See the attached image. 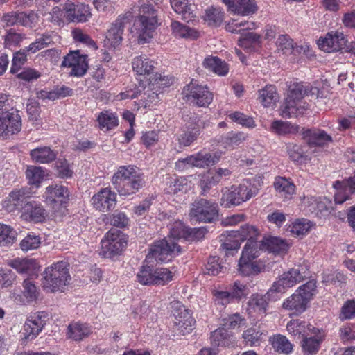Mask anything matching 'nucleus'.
<instances>
[{
    "label": "nucleus",
    "mask_w": 355,
    "mask_h": 355,
    "mask_svg": "<svg viewBox=\"0 0 355 355\" xmlns=\"http://www.w3.org/2000/svg\"><path fill=\"white\" fill-rule=\"evenodd\" d=\"M174 11L182 15L184 20L191 21L196 17L195 5L190 0H170Z\"/></svg>",
    "instance_id": "a878e982"
},
{
    "label": "nucleus",
    "mask_w": 355,
    "mask_h": 355,
    "mask_svg": "<svg viewBox=\"0 0 355 355\" xmlns=\"http://www.w3.org/2000/svg\"><path fill=\"white\" fill-rule=\"evenodd\" d=\"M304 137L307 139L308 143L311 145L324 146L332 141L331 137L324 130H306L304 132Z\"/></svg>",
    "instance_id": "72a5a7b5"
},
{
    "label": "nucleus",
    "mask_w": 355,
    "mask_h": 355,
    "mask_svg": "<svg viewBox=\"0 0 355 355\" xmlns=\"http://www.w3.org/2000/svg\"><path fill=\"white\" fill-rule=\"evenodd\" d=\"M135 176L139 175L137 173L136 169L133 166H121L113 175L112 182V184H115L116 180V181H123L124 179H130Z\"/></svg>",
    "instance_id": "bf43d9fd"
},
{
    "label": "nucleus",
    "mask_w": 355,
    "mask_h": 355,
    "mask_svg": "<svg viewBox=\"0 0 355 355\" xmlns=\"http://www.w3.org/2000/svg\"><path fill=\"white\" fill-rule=\"evenodd\" d=\"M259 100L266 107H272L279 101V95L276 87L273 85H267L258 91Z\"/></svg>",
    "instance_id": "f704fd0d"
},
{
    "label": "nucleus",
    "mask_w": 355,
    "mask_h": 355,
    "mask_svg": "<svg viewBox=\"0 0 355 355\" xmlns=\"http://www.w3.org/2000/svg\"><path fill=\"white\" fill-rule=\"evenodd\" d=\"M334 188L338 191L334 195L336 204H342L349 198L350 193H355V171L354 175L343 181H336Z\"/></svg>",
    "instance_id": "4be33fe9"
},
{
    "label": "nucleus",
    "mask_w": 355,
    "mask_h": 355,
    "mask_svg": "<svg viewBox=\"0 0 355 355\" xmlns=\"http://www.w3.org/2000/svg\"><path fill=\"white\" fill-rule=\"evenodd\" d=\"M311 227L310 221L304 219L297 220L291 226V232L296 236L304 235L310 230Z\"/></svg>",
    "instance_id": "680f3d73"
},
{
    "label": "nucleus",
    "mask_w": 355,
    "mask_h": 355,
    "mask_svg": "<svg viewBox=\"0 0 355 355\" xmlns=\"http://www.w3.org/2000/svg\"><path fill=\"white\" fill-rule=\"evenodd\" d=\"M233 341L232 335L230 334L227 330L223 327L218 328L211 333V342L216 347L229 346Z\"/></svg>",
    "instance_id": "79ce46f5"
},
{
    "label": "nucleus",
    "mask_w": 355,
    "mask_h": 355,
    "mask_svg": "<svg viewBox=\"0 0 355 355\" xmlns=\"http://www.w3.org/2000/svg\"><path fill=\"white\" fill-rule=\"evenodd\" d=\"M8 266L15 270L20 275L28 276H37L41 266L33 258L17 257L8 261Z\"/></svg>",
    "instance_id": "2eb2a0df"
},
{
    "label": "nucleus",
    "mask_w": 355,
    "mask_h": 355,
    "mask_svg": "<svg viewBox=\"0 0 355 355\" xmlns=\"http://www.w3.org/2000/svg\"><path fill=\"white\" fill-rule=\"evenodd\" d=\"M238 267L239 273L243 276L257 275L265 268V266L262 263L254 260L248 261L245 256L244 257H240Z\"/></svg>",
    "instance_id": "bb28decb"
},
{
    "label": "nucleus",
    "mask_w": 355,
    "mask_h": 355,
    "mask_svg": "<svg viewBox=\"0 0 355 355\" xmlns=\"http://www.w3.org/2000/svg\"><path fill=\"white\" fill-rule=\"evenodd\" d=\"M21 121L18 114L9 112L0 113V136L7 138L19 132L21 130Z\"/></svg>",
    "instance_id": "dca6fc26"
},
{
    "label": "nucleus",
    "mask_w": 355,
    "mask_h": 355,
    "mask_svg": "<svg viewBox=\"0 0 355 355\" xmlns=\"http://www.w3.org/2000/svg\"><path fill=\"white\" fill-rule=\"evenodd\" d=\"M16 232L10 226L0 223V245H8L14 243Z\"/></svg>",
    "instance_id": "13d9d810"
},
{
    "label": "nucleus",
    "mask_w": 355,
    "mask_h": 355,
    "mask_svg": "<svg viewBox=\"0 0 355 355\" xmlns=\"http://www.w3.org/2000/svg\"><path fill=\"white\" fill-rule=\"evenodd\" d=\"M213 300L216 305L227 306L232 300L228 291H222L217 288L211 290Z\"/></svg>",
    "instance_id": "052dcab7"
},
{
    "label": "nucleus",
    "mask_w": 355,
    "mask_h": 355,
    "mask_svg": "<svg viewBox=\"0 0 355 355\" xmlns=\"http://www.w3.org/2000/svg\"><path fill=\"white\" fill-rule=\"evenodd\" d=\"M155 83L150 82L147 86L139 85L132 93L131 98H137V105L144 108H150L155 105L159 101V93L155 90Z\"/></svg>",
    "instance_id": "f8f14e48"
},
{
    "label": "nucleus",
    "mask_w": 355,
    "mask_h": 355,
    "mask_svg": "<svg viewBox=\"0 0 355 355\" xmlns=\"http://www.w3.org/2000/svg\"><path fill=\"white\" fill-rule=\"evenodd\" d=\"M189 216L197 221L211 223L218 218L217 203L201 198L191 205Z\"/></svg>",
    "instance_id": "0eeeda50"
},
{
    "label": "nucleus",
    "mask_w": 355,
    "mask_h": 355,
    "mask_svg": "<svg viewBox=\"0 0 355 355\" xmlns=\"http://www.w3.org/2000/svg\"><path fill=\"white\" fill-rule=\"evenodd\" d=\"M272 345L277 352L286 354L291 352L293 346L286 336L282 335L275 336L271 340Z\"/></svg>",
    "instance_id": "603ef678"
},
{
    "label": "nucleus",
    "mask_w": 355,
    "mask_h": 355,
    "mask_svg": "<svg viewBox=\"0 0 355 355\" xmlns=\"http://www.w3.org/2000/svg\"><path fill=\"white\" fill-rule=\"evenodd\" d=\"M260 243H261L263 250H267L277 254H286L290 247L286 241L277 237L264 239L260 241Z\"/></svg>",
    "instance_id": "cd10ccee"
},
{
    "label": "nucleus",
    "mask_w": 355,
    "mask_h": 355,
    "mask_svg": "<svg viewBox=\"0 0 355 355\" xmlns=\"http://www.w3.org/2000/svg\"><path fill=\"white\" fill-rule=\"evenodd\" d=\"M233 121L248 128L255 127V122L252 117L245 115L239 112H234L229 115Z\"/></svg>",
    "instance_id": "69168bd1"
},
{
    "label": "nucleus",
    "mask_w": 355,
    "mask_h": 355,
    "mask_svg": "<svg viewBox=\"0 0 355 355\" xmlns=\"http://www.w3.org/2000/svg\"><path fill=\"white\" fill-rule=\"evenodd\" d=\"M307 94V89L302 83H295L290 85L289 90L284 104L281 107L283 117H292L297 114V103Z\"/></svg>",
    "instance_id": "1a4fd4ad"
},
{
    "label": "nucleus",
    "mask_w": 355,
    "mask_h": 355,
    "mask_svg": "<svg viewBox=\"0 0 355 355\" xmlns=\"http://www.w3.org/2000/svg\"><path fill=\"white\" fill-rule=\"evenodd\" d=\"M61 67L71 68L70 75L76 77L84 76L88 68L87 55H80L78 51H71L63 57Z\"/></svg>",
    "instance_id": "9d476101"
},
{
    "label": "nucleus",
    "mask_w": 355,
    "mask_h": 355,
    "mask_svg": "<svg viewBox=\"0 0 355 355\" xmlns=\"http://www.w3.org/2000/svg\"><path fill=\"white\" fill-rule=\"evenodd\" d=\"M276 44L278 51H282L285 55H291L295 50L298 51L299 48V46L295 45L293 40L288 35H279Z\"/></svg>",
    "instance_id": "c03bdc74"
},
{
    "label": "nucleus",
    "mask_w": 355,
    "mask_h": 355,
    "mask_svg": "<svg viewBox=\"0 0 355 355\" xmlns=\"http://www.w3.org/2000/svg\"><path fill=\"white\" fill-rule=\"evenodd\" d=\"M223 19V12L220 8L212 7L206 10L204 20L208 25L218 26L222 23Z\"/></svg>",
    "instance_id": "864d4df0"
},
{
    "label": "nucleus",
    "mask_w": 355,
    "mask_h": 355,
    "mask_svg": "<svg viewBox=\"0 0 355 355\" xmlns=\"http://www.w3.org/2000/svg\"><path fill=\"white\" fill-rule=\"evenodd\" d=\"M309 275L306 266H299L282 275L281 281L286 288H291L303 281Z\"/></svg>",
    "instance_id": "b1692460"
},
{
    "label": "nucleus",
    "mask_w": 355,
    "mask_h": 355,
    "mask_svg": "<svg viewBox=\"0 0 355 355\" xmlns=\"http://www.w3.org/2000/svg\"><path fill=\"white\" fill-rule=\"evenodd\" d=\"M132 18V13L128 11L120 15L112 24L106 35V40L111 46L116 47L121 43L124 27L131 21Z\"/></svg>",
    "instance_id": "9b49d317"
},
{
    "label": "nucleus",
    "mask_w": 355,
    "mask_h": 355,
    "mask_svg": "<svg viewBox=\"0 0 355 355\" xmlns=\"http://www.w3.org/2000/svg\"><path fill=\"white\" fill-rule=\"evenodd\" d=\"M113 185L120 195L128 196L137 193L141 188L143 182L139 175L124 179L123 181L116 180V184Z\"/></svg>",
    "instance_id": "393cba45"
},
{
    "label": "nucleus",
    "mask_w": 355,
    "mask_h": 355,
    "mask_svg": "<svg viewBox=\"0 0 355 355\" xmlns=\"http://www.w3.org/2000/svg\"><path fill=\"white\" fill-rule=\"evenodd\" d=\"M173 315L174 323L181 334H188L193 329L196 322L184 306L179 305Z\"/></svg>",
    "instance_id": "aec40b11"
},
{
    "label": "nucleus",
    "mask_w": 355,
    "mask_h": 355,
    "mask_svg": "<svg viewBox=\"0 0 355 355\" xmlns=\"http://www.w3.org/2000/svg\"><path fill=\"white\" fill-rule=\"evenodd\" d=\"M200 133L199 125H188L187 131L180 135L178 137L179 144L182 146H189L193 142Z\"/></svg>",
    "instance_id": "a18cd8bd"
},
{
    "label": "nucleus",
    "mask_w": 355,
    "mask_h": 355,
    "mask_svg": "<svg viewBox=\"0 0 355 355\" xmlns=\"http://www.w3.org/2000/svg\"><path fill=\"white\" fill-rule=\"evenodd\" d=\"M257 24L254 21L232 19L226 25V30L232 33H240L241 37L238 40V44L247 52H252L259 47L261 44L260 35L251 30H254Z\"/></svg>",
    "instance_id": "7ed1b4c3"
},
{
    "label": "nucleus",
    "mask_w": 355,
    "mask_h": 355,
    "mask_svg": "<svg viewBox=\"0 0 355 355\" xmlns=\"http://www.w3.org/2000/svg\"><path fill=\"white\" fill-rule=\"evenodd\" d=\"M203 67L218 76H225L229 71L227 64L216 56H209L204 59Z\"/></svg>",
    "instance_id": "e433bc0d"
},
{
    "label": "nucleus",
    "mask_w": 355,
    "mask_h": 355,
    "mask_svg": "<svg viewBox=\"0 0 355 355\" xmlns=\"http://www.w3.org/2000/svg\"><path fill=\"white\" fill-rule=\"evenodd\" d=\"M28 183L35 187H39L44 179V171L41 167L30 166L26 171Z\"/></svg>",
    "instance_id": "de8ad7c7"
},
{
    "label": "nucleus",
    "mask_w": 355,
    "mask_h": 355,
    "mask_svg": "<svg viewBox=\"0 0 355 355\" xmlns=\"http://www.w3.org/2000/svg\"><path fill=\"white\" fill-rule=\"evenodd\" d=\"M98 128L103 132H108L119 125L118 116L116 113L110 110L101 112L97 119Z\"/></svg>",
    "instance_id": "7c9ffc66"
},
{
    "label": "nucleus",
    "mask_w": 355,
    "mask_h": 355,
    "mask_svg": "<svg viewBox=\"0 0 355 355\" xmlns=\"http://www.w3.org/2000/svg\"><path fill=\"white\" fill-rule=\"evenodd\" d=\"M25 194L24 189L13 190L3 200L2 207L9 212L15 211L19 203L23 201Z\"/></svg>",
    "instance_id": "a19ab883"
},
{
    "label": "nucleus",
    "mask_w": 355,
    "mask_h": 355,
    "mask_svg": "<svg viewBox=\"0 0 355 355\" xmlns=\"http://www.w3.org/2000/svg\"><path fill=\"white\" fill-rule=\"evenodd\" d=\"M346 42L344 34L336 32L334 34L327 33L324 37H320L318 44L322 50L333 52L342 49L346 45Z\"/></svg>",
    "instance_id": "412c9836"
},
{
    "label": "nucleus",
    "mask_w": 355,
    "mask_h": 355,
    "mask_svg": "<svg viewBox=\"0 0 355 355\" xmlns=\"http://www.w3.org/2000/svg\"><path fill=\"white\" fill-rule=\"evenodd\" d=\"M64 17L69 22H86L92 17L89 6L67 1L64 6Z\"/></svg>",
    "instance_id": "ddd939ff"
},
{
    "label": "nucleus",
    "mask_w": 355,
    "mask_h": 355,
    "mask_svg": "<svg viewBox=\"0 0 355 355\" xmlns=\"http://www.w3.org/2000/svg\"><path fill=\"white\" fill-rule=\"evenodd\" d=\"M46 203L48 207L46 211V217L49 220H61L66 211V202H62V200L51 199V200H46Z\"/></svg>",
    "instance_id": "c756f323"
},
{
    "label": "nucleus",
    "mask_w": 355,
    "mask_h": 355,
    "mask_svg": "<svg viewBox=\"0 0 355 355\" xmlns=\"http://www.w3.org/2000/svg\"><path fill=\"white\" fill-rule=\"evenodd\" d=\"M229 293L232 300H240L248 295L249 289L245 284L239 281H235L230 285Z\"/></svg>",
    "instance_id": "6e6d98bb"
},
{
    "label": "nucleus",
    "mask_w": 355,
    "mask_h": 355,
    "mask_svg": "<svg viewBox=\"0 0 355 355\" xmlns=\"http://www.w3.org/2000/svg\"><path fill=\"white\" fill-rule=\"evenodd\" d=\"M251 191L245 185L232 186L226 191L221 198V205L230 207L239 205L251 198Z\"/></svg>",
    "instance_id": "4468645a"
},
{
    "label": "nucleus",
    "mask_w": 355,
    "mask_h": 355,
    "mask_svg": "<svg viewBox=\"0 0 355 355\" xmlns=\"http://www.w3.org/2000/svg\"><path fill=\"white\" fill-rule=\"evenodd\" d=\"M92 200L94 207L102 212L112 210L116 203V194L108 188L102 189Z\"/></svg>",
    "instance_id": "6ab92c4d"
},
{
    "label": "nucleus",
    "mask_w": 355,
    "mask_h": 355,
    "mask_svg": "<svg viewBox=\"0 0 355 355\" xmlns=\"http://www.w3.org/2000/svg\"><path fill=\"white\" fill-rule=\"evenodd\" d=\"M48 196L46 200H51V199L62 200V202H66L67 198L69 197L68 190L62 185L55 184V186H48L46 188Z\"/></svg>",
    "instance_id": "09e8293b"
},
{
    "label": "nucleus",
    "mask_w": 355,
    "mask_h": 355,
    "mask_svg": "<svg viewBox=\"0 0 355 355\" xmlns=\"http://www.w3.org/2000/svg\"><path fill=\"white\" fill-rule=\"evenodd\" d=\"M187 228L188 227L182 223L175 222L171 229L170 235L167 238L155 243L151 247L147 258H154L157 261L164 262L166 260L167 256L178 255L181 251V248L175 239L183 238L186 240Z\"/></svg>",
    "instance_id": "f03ea898"
},
{
    "label": "nucleus",
    "mask_w": 355,
    "mask_h": 355,
    "mask_svg": "<svg viewBox=\"0 0 355 355\" xmlns=\"http://www.w3.org/2000/svg\"><path fill=\"white\" fill-rule=\"evenodd\" d=\"M308 302L295 291L292 295L286 299L282 304V307L286 310L294 311L295 314L303 313L306 309Z\"/></svg>",
    "instance_id": "473e14b6"
},
{
    "label": "nucleus",
    "mask_w": 355,
    "mask_h": 355,
    "mask_svg": "<svg viewBox=\"0 0 355 355\" xmlns=\"http://www.w3.org/2000/svg\"><path fill=\"white\" fill-rule=\"evenodd\" d=\"M19 24L24 26L32 27L35 26L39 19L37 13L33 11L28 12H19Z\"/></svg>",
    "instance_id": "0e129e2a"
},
{
    "label": "nucleus",
    "mask_w": 355,
    "mask_h": 355,
    "mask_svg": "<svg viewBox=\"0 0 355 355\" xmlns=\"http://www.w3.org/2000/svg\"><path fill=\"white\" fill-rule=\"evenodd\" d=\"M288 333L293 336H298L302 335L304 338L309 336L310 333L315 334L316 329L311 325H307L305 322L300 321V320H292L286 326ZM318 331V329H317Z\"/></svg>",
    "instance_id": "2f4dec72"
},
{
    "label": "nucleus",
    "mask_w": 355,
    "mask_h": 355,
    "mask_svg": "<svg viewBox=\"0 0 355 355\" xmlns=\"http://www.w3.org/2000/svg\"><path fill=\"white\" fill-rule=\"evenodd\" d=\"M355 317V300H347L342 306L340 318L351 319Z\"/></svg>",
    "instance_id": "774afa93"
},
{
    "label": "nucleus",
    "mask_w": 355,
    "mask_h": 355,
    "mask_svg": "<svg viewBox=\"0 0 355 355\" xmlns=\"http://www.w3.org/2000/svg\"><path fill=\"white\" fill-rule=\"evenodd\" d=\"M260 250H263L260 241L253 243L252 241L247 242L243 250L241 257H244L245 256L248 261L249 260H254L259 256Z\"/></svg>",
    "instance_id": "4d7b16f0"
},
{
    "label": "nucleus",
    "mask_w": 355,
    "mask_h": 355,
    "mask_svg": "<svg viewBox=\"0 0 355 355\" xmlns=\"http://www.w3.org/2000/svg\"><path fill=\"white\" fill-rule=\"evenodd\" d=\"M166 189L168 194L176 196L185 193L188 189L187 180L182 177L177 178L171 181Z\"/></svg>",
    "instance_id": "49530a36"
},
{
    "label": "nucleus",
    "mask_w": 355,
    "mask_h": 355,
    "mask_svg": "<svg viewBox=\"0 0 355 355\" xmlns=\"http://www.w3.org/2000/svg\"><path fill=\"white\" fill-rule=\"evenodd\" d=\"M91 333V327L85 323L73 322L67 328L68 337L76 341H80L88 337Z\"/></svg>",
    "instance_id": "58836bf2"
},
{
    "label": "nucleus",
    "mask_w": 355,
    "mask_h": 355,
    "mask_svg": "<svg viewBox=\"0 0 355 355\" xmlns=\"http://www.w3.org/2000/svg\"><path fill=\"white\" fill-rule=\"evenodd\" d=\"M40 238L35 234H28L21 242L20 248L21 250L28 252V250L37 248L40 245Z\"/></svg>",
    "instance_id": "e2e57ef3"
},
{
    "label": "nucleus",
    "mask_w": 355,
    "mask_h": 355,
    "mask_svg": "<svg viewBox=\"0 0 355 355\" xmlns=\"http://www.w3.org/2000/svg\"><path fill=\"white\" fill-rule=\"evenodd\" d=\"M322 340L315 337H304L302 341V350L305 355H314L319 350Z\"/></svg>",
    "instance_id": "8fccbe9b"
},
{
    "label": "nucleus",
    "mask_w": 355,
    "mask_h": 355,
    "mask_svg": "<svg viewBox=\"0 0 355 355\" xmlns=\"http://www.w3.org/2000/svg\"><path fill=\"white\" fill-rule=\"evenodd\" d=\"M273 187L276 192L286 200L291 199L295 191V184L282 176H277L275 178Z\"/></svg>",
    "instance_id": "c85d7f7f"
},
{
    "label": "nucleus",
    "mask_w": 355,
    "mask_h": 355,
    "mask_svg": "<svg viewBox=\"0 0 355 355\" xmlns=\"http://www.w3.org/2000/svg\"><path fill=\"white\" fill-rule=\"evenodd\" d=\"M155 270L149 266H144L137 275L138 282L143 285L155 284Z\"/></svg>",
    "instance_id": "5fc2aeb1"
},
{
    "label": "nucleus",
    "mask_w": 355,
    "mask_h": 355,
    "mask_svg": "<svg viewBox=\"0 0 355 355\" xmlns=\"http://www.w3.org/2000/svg\"><path fill=\"white\" fill-rule=\"evenodd\" d=\"M69 263L60 261L46 268V289L51 293L62 292L69 284Z\"/></svg>",
    "instance_id": "20e7f679"
},
{
    "label": "nucleus",
    "mask_w": 355,
    "mask_h": 355,
    "mask_svg": "<svg viewBox=\"0 0 355 355\" xmlns=\"http://www.w3.org/2000/svg\"><path fill=\"white\" fill-rule=\"evenodd\" d=\"M21 218L25 220L37 222L43 214L42 207L36 202H27L21 208Z\"/></svg>",
    "instance_id": "4c0bfd02"
},
{
    "label": "nucleus",
    "mask_w": 355,
    "mask_h": 355,
    "mask_svg": "<svg viewBox=\"0 0 355 355\" xmlns=\"http://www.w3.org/2000/svg\"><path fill=\"white\" fill-rule=\"evenodd\" d=\"M182 94L187 101L198 107H207L213 101V94L206 85L193 81L184 87Z\"/></svg>",
    "instance_id": "6e6552de"
},
{
    "label": "nucleus",
    "mask_w": 355,
    "mask_h": 355,
    "mask_svg": "<svg viewBox=\"0 0 355 355\" xmlns=\"http://www.w3.org/2000/svg\"><path fill=\"white\" fill-rule=\"evenodd\" d=\"M55 168L57 170L58 175L61 178H71L73 175V171L64 158L57 160L55 163Z\"/></svg>",
    "instance_id": "338daca9"
},
{
    "label": "nucleus",
    "mask_w": 355,
    "mask_h": 355,
    "mask_svg": "<svg viewBox=\"0 0 355 355\" xmlns=\"http://www.w3.org/2000/svg\"><path fill=\"white\" fill-rule=\"evenodd\" d=\"M225 3L230 10L241 15L254 14L257 10V6L253 0H221Z\"/></svg>",
    "instance_id": "5701e85b"
},
{
    "label": "nucleus",
    "mask_w": 355,
    "mask_h": 355,
    "mask_svg": "<svg viewBox=\"0 0 355 355\" xmlns=\"http://www.w3.org/2000/svg\"><path fill=\"white\" fill-rule=\"evenodd\" d=\"M132 67L133 71L139 76H150L153 75V78H150V82L154 80L155 82L161 80V75L156 73L153 74L155 69V61L148 58L146 55H142L136 56L132 61Z\"/></svg>",
    "instance_id": "f3484780"
},
{
    "label": "nucleus",
    "mask_w": 355,
    "mask_h": 355,
    "mask_svg": "<svg viewBox=\"0 0 355 355\" xmlns=\"http://www.w3.org/2000/svg\"><path fill=\"white\" fill-rule=\"evenodd\" d=\"M271 130L277 135H286L298 132L299 127L288 122L275 121L272 123Z\"/></svg>",
    "instance_id": "3c124183"
},
{
    "label": "nucleus",
    "mask_w": 355,
    "mask_h": 355,
    "mask_svg": "<svg viewBox=\"0 0 355 355\" xmlns=\"http://www.w3.org/2000/svg\"><path fill=\"white\" fill-rule=\"evenodd\" d=\"M270 298L268 295L254 293L248 301L249 306L261 315H266Z\"/></svg>",
    "instance_id": "ea45409f"
},
{
    "label": "nucleus",
    "mask_w": 355,
    "mask_h": 355,
    "mask_svg": "<svg viewBox=\"0 0 355 355\" xmlns=\"http://www.w3.org/2000/svg\"><path fill=\"white\" fill-rule=\"evenodd\" d=\"M23 296L28 303L35 302L40 296V289L31 278L26 279L23 283Z\"/></svg>",
    "instance_id": "37998d69"
},
{
    "label": "nucleus",
    "mask_w": 355,
    "mask_h": 355,
    "mask_svg": "<svg viewBox=\"0 0 355 355\" xmlns=\"http://www.w3.org/2000/svg\"><path fill=\"white\" fill-rule=\"evenodd\" d=\"M44 326V313L40 311L31 314L26 320L23 329L24 338L33 340L42 331Z\"/></svg>",
    "instance_id": "a211bd4d"
},
{
    "label": "nucleus",
    "mask_w": 355,
    "mask_h": 355,
    "mask_svg": "<svg viewBox=\"0 0 355 355\" xmlns=\"http://www.w3.org/2000/svg\"><path fill=\"white\" fill-rule=\"evenodd\" d=\"M227 235L225 241L222 243V250L225 253H231L240 248L241 243L245 240L247 242L257 243V237L259 236V230L254 225L245 224L239 230H232L227 232Z\"/></svg>",
    "instance_id": "39448f33"
},
{
    "label": "nucleus",
    "mask_w": 355,
    "mask_h": 355,
    "mask_svg": "<svg viewBox=\"0 0 355 355\" xmlns=\"http://www.w3.org/2000/svg\"><path fill=\"white\" fill-rule=\"evenodd\" d=\"M127 239L122 232L111 229L101 241V250L99 254L104 258L111 259L118 256L125 249Z\"/></svg>",
    "instance_id": "423d86ee"
},
{
    "label": "nucleus",
    "mask_w": 355,
    "mask_h": 355,
    "mask_svg": "<svg viewBox=\"0 0 355 355\" xmlns=\"http://www.w3.org/2000/svg\"><path fill=\"white\" fill-rule=\"evenodd\" d=\"M172 34L175 37L196 40L200 33L196 29L191 28L178 21H172L171 24Z\"/></svg>",
    "instance_id": "c9c22d12"
},
{
    "label": "nucleus",
    "mask_w": 355,
    "mask_h": 355,
    "mask_svg": "<svg viewBox=\"0 0 355 355\" xmlns=\"http://www.w3.org/2000/svg\"><path fill=\"white\" fill-rule=\"evenodd\" d=\"M163 0H138V15L133 27L137 35L138 42H148L160 25L158 13Z\"/></svg>",
    "instance_id": "f257e3e1"
}]
</instances>
